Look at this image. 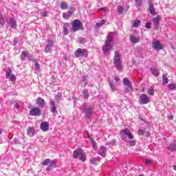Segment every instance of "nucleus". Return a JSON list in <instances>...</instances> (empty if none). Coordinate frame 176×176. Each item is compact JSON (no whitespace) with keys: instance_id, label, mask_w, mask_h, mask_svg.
<instances>
[{"instance_id":"1","label":"nucleus","mask_w":176,"mask_h":176,"mask_svg":"<svg viewBox=\"0 0 176 176\" xmlns=\"http://www.w3.org/2000/svg\"><path fill=\"white\" fill-rule=\"evenodd\" d=\"M112 34L109 33L107 35V38L102 46V52L103 53H108L109 50L113 47V43L112 41Z\"/></svg>"},{"instance_id":"2","label":"nucleus","mask_w":176,"mask_h":176,"mask_svg":"<svg viewBox=\"0 0 176 176\" xmlns=\"http://www.w3.org/2000/svg\"><path fill=\"white\" fill-rule=\"evenodd\" d=\"M74 159H79L80 162H86L87 157H86V154L82 150V148H78V149L75 150L73 153Z\"/></svg>"},{"instance_id":"3","label":"nucleus","mask_w":176,"mask_h":176,"mask_svg":"<svg viewBox=\"0 0 176 176\" xmlns=\"http://www.w3.org/2000/svg\"><path fill=\"white\" fill-rule=\"evenodd\" d=\"M113 64L118 71H122L123 66L122 65V59L119 52H116L113 56Z\"/></svg>"},{"instance_id":"4","label":"nucleus","mask_w":176,"mask_h":176,"mask_svg":"<svg viewBox=\"0 0 176 176\" xmlns=\"http://www.w3.org/2000/svg\"><path fill=\"white\" fill-rule=\"evenodd\" d=\"M85 28L83 27V23L80 20L76 19L72 22V30L73 32H76V31H83Z\"/></svg>"},{"instance_id":"5","label":"nucleus","mask_w":176,"mask_h":176,"mask_svg":"<svg viewBox=\"0 0 176 176\" xmlns=\"http://www.w3.org/2000/svg\"><path fill=\"white\" fill-rule=\"evenodd\" d=\"M121 138L122 140H126L128 137L129 140H134V135L130 131V129L125 128L120 131Z\"/></svg>"},{"instance_id":"6","label":"nucleus","mask_w":176,"mask_h":176,"mask_svg":"<svg viewBox=\"0 0 176 176\" xmlns=\"http://www.w3.org/2000/svg\"><path fill=\"white\" fill-rule=\"evenodd\" d=\"M87 56H89V51H87V50H86V49L78 48L74 52V56L76 58L87 57Z\"/></svg>"},{"instance_id":"7","label":"nucleus","mask_w":176,"mask_h":176,"mask_svg":"<svg viewBox=\"0 0 176 176\" xmlns=\"http://www.w3.org/2000/svg\"><path fill=\"white\" fill-rule=\"evenodd\" d=\"M123 83L128 87L125 89V93H129V91H133V83L131 82V81H130V80H129V78H124Z\"/></svg>"},{"instance_id":"8","label":"nucleus","mask_w":176,"mask_h":176,"mask_svg":"<svg viewBox=\"0 0 176 176\" xmlns=\"http://www.w3.org/2000/svg\"><path fill=\"white\" fill-rule=\"evenodd\" d=\"M29 113L30 116H39V115L41 113V111L39 108L34 107L30 111Z\"/></svg>"},{"instance_id":"9","label":"nucleus","mask_w":176,"mask_h":176,"mask_svg":"<svg viewBox=\"0 0 176 176\" xmlns=\"http://www.w3.org/2000/svg\"><path fill=\"white\" fill-rule=\"evenodd\" d=\"M148 10L151 14L153 16H156V11L155 10V6H153V2L152 0H148Z\"/></svg>"},{"instance_id":"10","label":"nucleus","mask_w":176,"mask_h":176,"mask_svg":"<svg viewBox=\"0 0 176 176\" xmlns=\"http://www.w3.org/2000/svg\"><path fill=\"white\" fill-rule=\"evenodd\" d=\"M140 104L145 105V104H148L149 102V98L146 94H141L140 96Z\"/></svg>"},{"instance_id":"11","label":"nucleus","mask_w":176,"mask_h":176,"mask_svg":"<svg viewBox=\"0 0 176 176\" xmlns=\"http://www.w3.org/2000/svg\"><path fill=\"white\" fill-rule=\"evenodd\" d=\"M160 20H162V18L160 17V15H157V16L153 19V21L155 27V30H159V24L160 23Z\"/></svg>"},{"instance_id":"12","label":"nucleus","mask_w":176,"mask_h":176,"mask_svg":"<svg viewBox=\"0 0 176 176\" xmlns=\"http://www.w3.org/2000/svg\"><path fill=\"white\" fill-rule=\"evenodd\" d=\"M153 47L155 50H162L163 49V45H162L160 41H156L153 43Z\"/></svg>"},{"instance_id":"13","label":"nucleus","mask_w":176,"mask_h":176,"mask_svg":"<svg viewBox=\"0 0 176 176\" xmlns=\"http://www.w3.org/2000/svg\"><path fill=\"white\" fill-rule=\"evenodd\" d=\"M36 104L38 105L40 108H45V100H43L42 98H37L36 100Z\"/></svg>"},{"instance_id":"14","label":"nucleus","mask_w":176,"mask_h":176,"mask_svg":"<svg viewBox=\"0 0 176 176\" xmlns=\"http://www.w3.org/2000/svg\"><path fill=\"white\" fill-rule=\"evenodd\" d=\"M26 133L29 137H34L35 135V129L32 126L28 127Z\"/></svg>"},{"instance_id":"15","label":"nucleus","mask_w":176,"mask_h":176,"mask_svg":"<svg viewBox=\"0 0 176 176\" xmlns=\"http://www.w3.org/2000/svg\"><path fill=\"white\" fill-rule=\"evenodd\" d=\"M98 153L100 155V156H102V157H105V156H107V148H105V146H101L99 148Z\"/></svg>"},{"instance_id":"16","label":"nucleus","mask_w":176,"mask_h":176,"mask_svg":"<svg viewBox=\"0 0 176 176\" xmlns=\"http://www.w3.org/2000/svg\"><path fill=\"white\" fill-rule=\"evenodd\" d=\"M50 104L51 105L50 109L52 113H57V107H56V102L54 100H51L50 102Z\"/></svg>"},{"instance_id":"17","label":"nucleus","mask_w":176,"mask_h":176,"mask_svg":"<svg viewBox=\"0 0 176 176\" xmlns=\"http://www.w3.org/2000/svg\"><path fill=\"white\" fill-rule=\"evenodd\" d=\"M54 168H56V161L50 160L48 166L46 168L47 171H52Z\"/></svg>"},{"instance_id":"18","label":"nucleus","mask_w":176,"mask_h":176,"mask_svg":"<svg viewBox=\"0 0 176 176\" xmlns=\"http://www.w3.org/2000/svg\"><path fill=\"white\" fill-rule=\"evenodd\" d=\"M40 127L42 131H47L49 130V123L47 122H41Z\"/></svg>"},{"instance_id":"19","label":"nucleus","mask_w":176,"mask_h":176,"mask_svg":"<svg viewBox=\"0 0 176 176\" xmlns=\"http://www.w3.org/2000/svg\"><path fill=\"white\" fill-rule=\"evenodd\" d=\"M53 45H54L53 41L48 40V45L46 46V47L44 50L45 53H49Z\"/></svg>"},{"instance_id":"20","label":"nucleus","mask_w":176,"mask_h":176,"mask_svg":"<svg viewBox=\"0 0 176 176\" xmlns=\"http://www.w3.org/2000/svg\"><path fill=\"white\" fill-rule=\"evenodd\" d=\"M83 112L85 113L87 118H90L93 113L91 109H83Z\"/></svg>"},{"instance_id":"21","label":"nucleus","mask_w":176,"mask_h":176,"mask_svg":"<svg viewBox=\"0 0 176 176\" xmlns=\"http://www.w3.org/2000/svg\"><path fill=\"white\" fill-rule=\"evenodd\" d=\"M69 27V23H65L63 24V32L65 35H68V28Z\"/></svg>"},{"instance_id":"22","label":"nucleus","mask_w":176,"mask_h":176,"mask_svg":"<svg viewBox=\"0 0 176 176\" xmlns=\"http://www.w3.org/2000/svg\"><path fill=\"white\" fill-rule=\"evenodd\" d=\"M130 41L132 43H138L140 42V38L135 37L134 36H130Z\"/></svg>"},{"instance_id":"23","label":"nucleus","mask_w":176,"mask_h":176,"mask_svg":"<svg viewBox=\"0 0 176 176\" xmlns=\"http://www.w3.org/2000/svg\"><path fill=\"white\" fill-rule=\"evenodd\" d=\"M168 149V151H170V152H174V151H176V141L173 143H171Z\"/></svg>"},{"instance_id":"24","label":"nucleus","mask_w":176,"mask_h":176,"mask_svg":"<svg viewBox=\"0 0 176 176\" xmlns=\"http://www.w3.org/2000/svg\"><path fill=\"white\" fill-rule=\"evenodd\" d=\"M71 16H72V12H71L70 10L67 11V13H64L63 14V17L65 19H69V17H71Z\"/></svg>"},{"instance_id":"25","label":"nucleus","mask_w":176,"mask_h":176,"mask_svg":"<svg viewBox=\"0 0 176 176\" xmlns=\"http://www.w3.org/2000/svg\"><path fill=\"white\" fill-rule=\"evenodd\" d=\"M28 56V52H23L20 56L21 60L24 61L25 60V57Z\"/></svg>"},{"instance_id":"26","label":"nucleus","mask_w":176,"mask_h":176,"mask_svg":"<svg viewBox=\"0 0 176 176\" xmlns=\"http://www.w3.org/2000/svg\"><path fill=\"white\" fill-rule=\"evenodd\" d=\"M60 9L63 10L68 9V4L65 1H62L60 3Z\"/></svg>"},{"instance_id":"27","label":"nucleus","mask_w":176,"mask_h":176,"mask_svg":"<svg viewBox=\"0 0 176 176\" xmlns=\"http://www.w3.org/2000/svg\"><path fill=\"white\" fill-rule=\"evenodd\" d=\"M151 72L155 76H159V75H160V72H159L158 70L156 69V68L151 69Z\"/></svg>"},{"instance_id":"28","label":"nucleus","mask_w":176,"mask_h":176,"mask_svg":"<svg viewBox=\"0 0 176 176\" xmlns=\"http://www.w3.org/2000/svg\"><path fill=\"white\" fill-rule=\"evenodd\" d=\"M82 96L85 100H87V98H89V92H87V90L86 89L82 90Z\"/></svg>"},{"instance_id":"29","label":"nucleus","mask_w":176,"mask_h":176,"mask_svg":"<svg viewBox=\"0 0 176 176\" xmlns=\"http://www.w3.org/2000/svg\"><path fill=\"white\" fill-rule=\"evenodd\" d=\"M98 162H100V157H94L92 160H91V164H97V163H98Z\"/></svg>"},{"instance_id":"30","label":"nucleus","mask_w":176,"mask_h":176,"mask_svg":"<svg viewBox=\"0 0 176 176\" xmlns=\"http://www.w3.org/2000/svg\"><path fill=\"white\" fill-rule=\"evenodd\" d=\"M10 24L12 28H16V27H17V23L13 19H10Z\"/></svg>"},{"instance_id":"31","label":"nucleus","mask_w":176,"mask_h":176,"mask_svg":"<svg viewBox=\"0 0 176 176\" xmlns=\"http://www.w3.org/2000/svg\"><path fill=\"white\" fill-rule=\"evenodd\" d=\"M61 97H63V94H61V92H58L55 96V98L58 102H60V100H61Z\"/></svg>"},{"instance_id":"32","label":"nucleus","mask_w":176,"mask_h":176,"mask_svg":"<svg viewBox=\"0 0 176 176\" xmlns=\"http://www.w3.org/2000/svg\"><path fill=\"white\" fill-rule=\"evenodd\" d=\"M162 82L164 85H167L169 82L168 78L165 75L162 76Z\"/></svg>"},{"instance_id":"33","label":"nucleus","mask_w":176,"mask_h":176,"mask_svg":"<svg viewBox=\"0 0 176 176\" xmlns=\"http://www.w3.org/2000/svg\"><path fill=\"white\" fill-rule=\"evenodd\" d=\"M10 74H12V68H8V71L6 72V78L7 79H9V78L10 77Z\"/></svg>"},{"instance_id":"34","label":"nucleus","mask_w":176,"mask_h":176,"mask_svg":"<svg viewBox=\"0 0 176 176\" xmlns=\"http://www.w3.org/2000/svg\"><path fill=\"white\" fill-rule=\"evenodd\" d=\"M168 87L170 90H175L176 89V84H168Z\"/></svg>"},{"instance_id":"35","label":"nucleus","mask_w":176,"mask_h":176,"mask_svg":"<svg viewBox=\"0 0 176 176\" xmlns=\"http://www.w3.org/2000/svg\"><path fill=\"white\" fill-rule=\"evenodd\" d=\"M49 163H50V160L46 159L43 162H41V165L42 166H47V165H49Z\"/></svg>"},{"instance_id":"36","label":"nucleus","mask_w":176,"mask_h":176,"mask_svg":"<svg viewBox=\"0 0 176 176\" xmlns=\"http://www.w3.org/2000/svg\"><path fill=\"white\" fill-rule=\"evenodd\" d=\"M109 86L111 88V90H113V91H115L116 90V87H115V85H113V81L109 82Z\"/></svg>"},{"instance_id":"37","label":"nucleus","mask_w":176,"mask_h":176,"mask_svg":"<svg viewBox=\"0 0 176 176\" xmlns=\"http://www.w3.org/2000/svg\"><path fill=\"white\" fill-rule=\"evenodd\" d=\"M123 10H124V8L121 6L117 8V12L119 13V14H122V13H123Z\"/></svg>"},{"instance_id":"38","label":"nucleus","mask_w":176,"mask_h":176,"mask_svg":"<svg viewBox=\"0 0 176 176\" xmlns=\"http://www.w3.org/2000/svg\"><path fill=\"white\" fill-rule=\"evenodd\" d=\"M148 94H150V96H154L155 95V89H153V87H151L149 88Z\"/></svg>"},{"instance_id":"39","label":"nucleus","mask_w":176,"mask_h":176,"mask_svg":"<svg viewBox=\"0 0 176 176\" xmlns=\"http://www.w3.org/2000/svg\"><path fill=\"white\" fill-rule=\"evenodd\" d=\"M141 24V21H134L133 22V27H138Z\"/></svg>"},{"instance_id":"40","label":"nucleus","mask_w":176,"mask_h":176,"mask_svg":"<svg viewBox=\"0 0 176 176\" xmlns=\"http://www.w3.org/2000/svg\"><path fill=\"white\" fill-rule=\"evenodd\" d=\"M129 142L130 146H135V144H136V142H137V140H130Z\"/></svg>"},{"instance_id":"41","label":"nucleus","mask_w":176,"mask_h":176,"mask_svg":"<svg viewBox=\"0 0 176 176\" xmlns=\"http://www.w3.org/2000/svg\"><path fill=\"white\" fill-rule=\"evenodd\" d=\"M8 79H10V80L11 82H13L14 80H16V76L14 74H12Z\"/></svg>"},{"instance_id":"42","label":"nucleus","mask_w":176,"mask_h":176,"mask_svg":"<svg viewBox=\"0 0 176 176\" xmlns=\"http://www.w3.org/2000/svg\"><path fill=\"white\" fill-rule=\"evenodd\" d=\"M145 133V129H140L138 131L139 135H144Z\"/></svg>"},{"instance_id":"43","label":"nucleus","mask_w":176,"mask_h":176,"mask_svg":"<svg viewBox=\"0 0 176 176\" xmlns=\"http://www.w3.org/2000/svg\"><path fill=\"white\" fill-rule=\"evenodd\" d=\"M151 27H152V23H146V28L148 30H151Z\"/></svg>"},{"instance_id":"44","label":"nucleus","mask_w":176,"mask_h":176,"mask_svg":"<svg viewBox=\"0 0 176 176\" xmlns=\"http://www.w3.org/2000/svg\"><path fill=\"white\" fill-rule=\"evenodd\" d=\"M109 145H112V146L116 145V140H113L111 142H109Z\"/></svg>"},{"instance_id":"45","label":"nucleus","mask_w":176,"mask_h":176,"mask_svg":"<svg viewBox=\"0 0 176 176\" xmlns=\"http://www.w3.org/2000/svg\"><path fill=\"white\" fill-rule=\"evenodd\" d=\"M35 67H36V69H39V68H41V65H39V63H36Z\"/></svg>"},{"instance_id":"46","label":"nucleus","mask_w":176,"mask_h":176,"mask_svg":"<svg viewBox=\"0 0 176 176\" xmlns=\"http://www.w3.org/2000/svg\"><path fill=\"white\" fill-rule=\"evenodd\" d=\"M114 80H115L116 82H120V78H119V77H118V76H115Z\"/></svg>"},{"instance_id":"47","label":"nucleus","mask_w":176,"mask_h":176,"mask_svg":"<svg viewBox=\"0 0 176 176\" xmlns=\"http://www.w3.org/2000/svg\"><path fill=\"white\" fill-rule=\"evenodd\" d=\"M99 10H103V12H108V10L107 8H100Z\"/></svg>"},{"instance_id":"48","label":"nucleus","mask_w":176,"mask_h":176,"mask_svg":"<svg viewBox=\"0 0 176 176\" xmlns=\"http://www.w3.org/2000/svg\"><path fill=\"white\" fill-rule=\"evenodd\" d=\"M145 163L146 164H151V163H152V161L151 160H146Z\"/></svg>"},{"instance_id":"49","label":"nucleus","mask_w":176,"mask_h":176,"mask_svg":"<svg viewBox=\"0 0 176 176\" xmlns=\"http://www.w3.org/2000/svg\"><path fill=\"white\" fill-rule=\"evenodd\" d=\"M107 23V21L105 19H102V21L100 22L102 25H104Z\"/></svg>"},{"instance_id":"50","label":"nucleus","mask_w":176,"mask_h":176,"mask_svg":"<svg viewBox=\"0 0 176 176\" xmlns=\"http://www.w3.org/2000/svg\"><path fill=\"white\" fill-rule=\"evenodd\" d=\"M151 137V133L149 132L146 133V138H149Z\"/></svg>"},{"instance_id":"51","label":"nucleus","mask_w":176,"mask_h":176,"mask_svg":"<svg viewBox=\"0 0 176 176\" xmlns=\"http://www.w3.org/2000/svg\"><path fill=\"white\" fill-rule=\"evenodd\" d=\"M47 12L45 11L44 12H43V17H47Z\"/></svg>"},{"instance_id":"52","label":"nucleus","mask_w":176,"mask_h":176,"mask_svg":"<svg viewBox=\"0 0 176 176\" xmlns=\"http://www.w3.org/2000/svg\"><path fill=\"white\" fill-rule=\"evenodd\" d=\"M91 144H92L93 148H97V144L96 143V142H94V143H91Z\"/></svg>"},{"instance_id":"53","label":"nucleus","mask_w":176,"mask_h":176,"mask_svg":"<svg viewBox=\"0 0 176 176\" xmlns=\"http://www.w3.org/2000/svg\"><path fill=\"white\" fill-rule=\"evenodd\" d=\"M96 27H98V28L102 27V25L100 23H97L96 24Z\"/></svg>"},{"instance_id":"54","label":"nucleus","mask_w":176,"mask_h":176,"mask_svg":"<svg viewBox=\"0 0 176 176\" xmlns=\"http://www.w3.org/2000/svg\"><path fill=\"white\" fill-rule=\"evenodd\" d=\"M136 3H138L139 5H141V0H135Z\"/></svg>"},{"instance_id":"55","label":"nucleus","mask_w":176,"mask_h":176,"mask_svg":"<svg viewBox=\"0 0 176 176\" xmlns=\"http://www.w3.org/2000/svg\"><path fill=\"white\" fill-rule=\"evenodd\" d=\"M90 141H91V144L96 142V141L94 140L93 138H90Z\"/></svg>"},{"instance_id":"56","label":"nucleus","mask_w":176,"mask_h":176,"mask_svg":"<svg viewBox=\"0 0 176 176\" xmlns=\"http://www.w3.org/2000/svg\"><path fill=\"white\" fill-rule=\"evenodd\" d=\"M14 107H15V108L19 109V104L17 103L15 104Z\"/></svg>"},{"instance_id":"57","label":"nucleus","mask_w":176,"mask_h":176,"mask_svg":"<svg viewBox=\"0 0 176 176\" xmlns=\"http://www.w3.org/2000/svg\"><path fill=\"white\" fill-rule=\"evenodd\" d=\"M169 118L173 120V119H174V117H173V116H170L169 117Z\"/></svg>"},{"instance_id":"58","label":"nucleus","mask_w":176,"mask_h":176,"mask_svg":"<svg viewBox=\"0 0 176 176\" xmlns=\"http://www.w3.org/2000/svg\"><path fill=\"white\" fill-rule=\"evenodd\" d=\"M0 134H2V129H0Z\"/></svg>"},{"instance_id":"59","label":"nucleus","mask_w":176,"mask_h":176,"mask_svg":"<svg viewBox=\"0 0 176 176\" xmlns=\"http://www.w3.org/2000/svg\"><path fill=\"white\" fill-rule=\"evenodd\" d=\"M14 43H17V41L14 40Z\"/></svg>"},{"instance_id":"60","label":"nucleus","mask_w":176,"mask_h":176,"mask_svg":"<svg viewBox=\"0 0 176 176\" xmlns=\"http://www.w3.org/2000/svg\"><path fill=\"white\" fill-rule=\"evenodd\" d=\"M173 169L176 170V166H173Z\"/></svg>"},{"instance_id":"61","label":"nucleus","mask_w":176,"mask_h":176,"mask_svg":"<svg viewBox=\"0 0 176 176\" xmlns=\"http://www.w3.org/2000/svg\"><path fill=\"white\" fill-rule=\"evenodd\" d=\"M139 176H144L143 174L139 175Z\"/></svg>"}]
</instances>
